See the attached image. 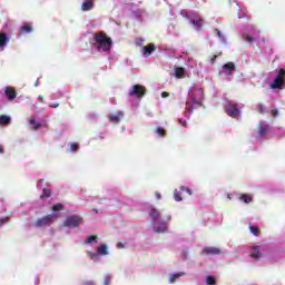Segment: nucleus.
<instances>
[{
  "label": "nucleus",
  "instance_id": "nucleus-1",
  "mask_svg": "<svg viewBox=\"0 0 285 285\" xmlns=\"http://www.w3.org/2000/svg\"><path fill=\"white\" fill-rule=\"evenodd\" d=\"M149 216L151 217L155 226V233H166L168 230V224L170 223L171 216L165 215L161 217V212L157 208H151Z\"/></svg>",
  "mask_w": 285,
  "mask_h": 285
},
{
  "label": "nucleus",
  "instance_id": "nucleus-2",
  "mask_svg": "<svg viewBox=\"0 0 285 285\" xmlns=\"http://www.w3.org/2000/svg\"><path fill=\"white\" fill-rule=\"evenodd\" d=\"M94 48L102 50V52H109L112 48V39L106 33H95L94 36Z\"/></svg>",
  "mask_w": 285,
  "mask_h": 285
},
{
  "label": "nucleus",
  "instance_id": "nucleus-3",
  "mask_svg": "<svg viewBox=\"0 0 285 285\" xmlns=\"http://www.w3.org/2000/svg\"><path fill=\"white\" fill-rule=\"evenodd\" d=\"M57 218V214H49L42 218H37L33 222V226L36 228H43L46 226H50L51 224L55 223V219Z\"/></svg>",
  "mask_w": 285,
  "mask_h": 285
},
{
  "label": "nucleus",
  "instance_id": "nucleus-4",
  "mask_svg": "<svg viewBox=\"0 0 285 285\" xmlns=\"http://www.w3.org/2000/svg\"><path fill=\"white\" fill-rule=\"evenodd\" d=\"M81 224H83V218L79 215H72L65 220L63 226L66 228H79Z\"/></svg>",
  "mask_w": 285,
  "mask_h": 285
},
{
  "label": "nucleus",
  "instance_id": "nucleus-5",
  "mask_svg": "<svg viewBox=\"0 0 285 285\" xmlns=\"http://www.w3.org/2000/svg\"><path fill=\"white\" fill-rule=\"evenodd\" d=\"M284 81H285V70L279 69L276 78L269 85V88H272V90H277V89L282 90V88L284 87Z\"/></svg>",
  "mask_w": 285,
  "mask_h": 285
},
{
  "label": "nucleus",
  "instance_id": "nucleus-6",
  "mask_svg": "<svg viewBox=\"0 0 285 285\" xmlns=\"http://www.w3.org/2000/svg\"><path fill=\"white\" fill-rule=\"evenodd\" d=\"M129 97H136L137 99H144L146 97V87L144 85H134L128 91Z\"/></svg>",
  "mask_w": 285,
  "mask_h": 285
},
{
  "label": "nucleus",
  "instance_id": "nucleus-7",
  "mask_svg": "<svg viewBox=\"0 0 285 285\" xmlns=\"http://www.w3.org/2000/svg\"><path fill=\"white\" fill-rule=\"evenodd\" d=\"M225 112L228 115V117H232L233 119H238L239 117V105L237 104H228L225 107Z\"/></svg>",
  "mask_w": 285,
  "mask_h": 285
},
{
  "label": "nucleus",
  "instance_id": "nucleus-8",
  "mask_svg": "<svg viewBox=\"0 0 285 285\" xmlns=\"http://www.w3.org/2000/svg\"><path fill=\"white\" fill-rule=\"evenodd\" d=\"M4 95L9 99V101H14V99H17V91L12 87H7L4 90Z\"/></svg>",
  "mask_w": 285,
  "mask_h": 285
},
{
  "label": "nucleus",
  "instance_id": "nucleus-9",
  "mask_svg": "<svg viewBox=\"0 0 285 285\" xmlns=\"http://www.w3.org/2000/svg\"><path fill=\"white\" fill-rule=\"evenodd\" d=\"M203 253L205 255H220L222 254V249H219V247H205L203 249Z\"/></svg>",
  "mask_w": 285,
  "mask_h": 285
},
{
  "label": "nucleus",
  "instance_id": "nucleus-10",
  "mask_svg": "<svg viewBox=\"0 0 285 285\" xmlns=\"http://www.w3.org/2000/svg\"><path fill=\"white\" fill-rule=\"evenodd\" d=\"M268 130H271V126L266 124H259L258 125V137H266Z\"/></svg>",
  "mask_w": 285,
  "mask_h": 285
},
{
  "label": "nucleus",
  "instance_id": "nucleus-11",
  "mask_svg": "<svg viewBox=\"0 0 285 285\" xmlns=\"http://www.w3.org/2000/svg\"><path fill=\"white\" fill-rule=\"evenodd\" d=\"M95 8V2L92 0H85L81 6V10L83 12H88L89 10H92Z\"/></svg>",
  "mask_w": 285,
  "mask_h": 285
},
{
  "label": "nucleus",
  "instance_id": "nucleus-12",
  "mask_svg": "<svg viewBox=\"0 0 285 285\" xmlns=\"http://www.w3.org/2000/svg\"><path fill=\"white\" fill-rule=\"evenodd\" d=\"M121 117H124V112L118 111L117 114L109 116V121L111 124H119L121 121Z\"/></svg>",
  "mask_w": 285,
  "mask_h": 285
},
{
  "label": "nucleus",
  "instance_id": "nucleus-13",
  "mask_svg": "<svg viewBox=\"0 0 285 285\" xmlns=\"http://www.w3.org/2000/svg\"><path fill=\"white\" fill-rule=\"evenodd\" d=\"M223 70H225V75L230 76L235 70V62H227L223 66Z\"/></svg>",
  "mask_w": 285,
  "mask_h": 285
},
{
  "label": "nucleus",
  "instance_id": "nucleus-14",
  "mask_svg": "<svg viewBox=\"0 0 285 285\" xmlns=\"http://www.w3.org/2000/svg\"><path fill=\"white\" fill-rule=\"evenodd\" d=\"M184 77H186V69L184 67H176L175 68V78L184 79Z\"/></svg>",
  "mask_w": 285,
  "mask_h": 285
},
{
  "label": "nucleus",
  "instance_id": "nucleus-15",
  "mask_svg": "<svg viewBox=\"0 0 285 285\" xmlns=\"http://www.w3.org/2000/svg\"><path fill=\"white\" fill-rule=\"evenodd\" d=\"M250 257H253V259H259V257H263L262 252H259V245H255L253 247V252L250 254Z\"/></svg>",
  "mask_w": 285,
  "mask_h": 285
},
{
  "label": "nucleus",
  "instance_id": "nucleus-16",
  "mask_svg": "<svg viewBox=\"0 0 285 285\" xmlns=\"http://www.w3.org/2000/svg\"><path fill=\"white\" fill-rule=\"evenodd\" d=\"M248 229L252 233V235H255V237H259L262 235V229L257 226L249 225Z\"/></svg>",
  "mask_w": 285,
  "mask_h": 285
},
{
  "label": "nucleus",
  "instance_id": "nucleus-17",
  "mask_svg": "<svg viewBox=\"0 0 285 285\" xmlns=\"http://www.w3.org/2000/svg\"><path fill=\"white\" fill-rule=\"evenodd\" d=\"M239 200L244 202V204H250V202H253V195H250V194H242L239 196Z\"/></svg>",
  "mask_w": 285,
  "mask_h": 285
},
{
  "label": "nucleus",
  "instance_id": "nucleus-18",
  "mask_svg": "<svg viewBox=\"0 0 285 285\" xmlns=\"http://www.w3.org/2000/svg\"><path fill=\"white\" fill-rule=\"evenodd\" d=\"M30 32H32V26L30 24H24L21 27L20 29V37L23 36V35H30Z\"/></svg>",
  "mask_w": 285,
  "mask_h": 285
},
{
  "label": "nucleus",
  "instance_id": "nucleus-19",
  "mask_svg": "<svg viewBox=\"0 0 285 285\" xmlns=\"http://www.w3.org/2000/svg\"><path fill=\"white\" fill-rule=\"evenodd\" d=\"M154 50H156L155 43H149L142 49V55H150Z\"/></svg>",
  "mask_w": 285,
  "mask_h": 285
},
{
  "label": "nucleus",
  "instance_id": "nucleus-20",
  "mask_svg": "<svg viewBox=\"0 0 285 285\" xmlns=\"http://www.w3.org/2000/svg\"><path fill=\"white\" fill-rule=\"evenodd\" d=\"M179 277H184V273L179 272L176 274H171L169 277V284H175V282H177V279H179Z\"/></svg>",
  "mask_w": 285,
  "mask_h": 285
},
{
  "label": "nucleus",
  "instance_id": "nucleus-21",
  "mask_svg": "<svg viewBox=\"0 0 285 285\" xmlns=\"http://www.w3.org/2000/svg\"><path fill=\"white\" fill-rule=\"evenodd\" d=\"M10 121H11L10 116H6V115L0 116V126H8Z\"/></svg>",
  "mask_w": 285,
  "mask_h": 285
},
{
  "label": "nucleus",
  "instance_id": "nucleus-22",
  "mask_svg": "<svg viewBox=\"0 0 285 285\" xmlns=\"http://www.w3.org/2000/svg\"><path fill=\"white\" fill-rule=\"evenodd\" d=\"M49 197H52V191L48 188H43L40 199H48Z\"/></svg>",
  "mask_w": 285,
  "mask_h": 285
},
{
  "label": "nucleus",
  "instance_id": "nucleus-23",
  "mask_svg": "<svg viewBox=\"0 0 285 285\" xmlns=\"http://www.w3.org/2000/svg\"><path fill=\"white\" fill-rule=\"evenodd\" d=\"M98 255H108V246L106 245H100L97 248Z\"/></svg>",
  "mask_w": 285,
  "mask_h": 285
},
{
  "label": "nucleus",
  "instance_id": "nucleus-24",
  "mask_svg": "<svg viewBox=\"0 0 285 285\" xmlns=\"http://www.w3.org/2000/svg\"><path fill=\"white\" fill-rule=\"evenodd\" d=\"M8 43V35L6 33H0V48H3Z\"/></svg>",
  "mask_w": 285,
  "mask_h": 285
},
{
  "label": "nucleus",
  "instance_id": "nucleus-25",
  "mask_svg": "<svg viewBox=\"0 0 285 285\" xmlns=\"http://www.w3.org/2000/svg\"><path fill=\"white\" fill-rule=\"evenodd\" d=\"M30 126H32L33 130H39L41 128V124L37 122V120H35V118L29 120Z\"/></svg>",
  "mask_w": 285,
  "mask_h": 285
},
{
  "label": "nucleus",
  "instance_id": "nucleus-26",
  "mask_svg": "<svg viewBox=\"0 0 285 285\" xmlns=\"http://www.w3.org/2000/svg\"><path fill=\"white\" fill-rule=\"evenodd\" d=\"M194 109H195V105H193L190 101H187V104H186V112H188V115H191Z\"/></svg>",
  "mask_w": 285,
  "mask_h": 285
},
{
  "label": "nucleus",
  "instance_id": "nucleus-27",
  "mask_svg": "<svg viewBox=\"0 0 285 285\" xmlns=\"http://www.w3.org/2000/svg\"><path fill=\"white\" fill-rule=\"evenodd\" d=\"M194 26H197V28H202V23H204V19L203 18H197L191 20Z\"/></svg>",
  "mask_w": 285,
  "mask_h": 285
},
{
  "label": "nucleus",
  "instance_id": "nucleus-28",
  "mask_svg": "<svg viewBox=\"0 0 285 285\" xmlns=\"http://www.w3.org/2000/svg\"><path fill=\"white\" fill-rule=\"evenodd\" d=\"M52 210H53V213H59V210H63V204L58 203V204L53 205Z\"/></svg>",
  "mask_w": 285,
  "mask_h": 285
},
{
  "label": "nucleus",
  "instance_id": "nucleus-29",
  "mask_svg": "<svg viewBox=\"0 0 285 285\" xmlns=\"http://www.w3.org/2000/svg\"><path fill=\"white\" fill-rule=\"evenodd\" d=\"M174 198L176 202H181V193H179V190L175 189L174 191Z\"/></svg>",
  "mask_w": 285,
  "mask_h": 285
},
{
  "label": "nucleus",
  "instance_id": "nucleus-30",
  "mask_svg": "<svg viewBox=\"0 0 285 285\" xmlns=\"http://www.w3.org/2000/svg\"><path fill=\"white\" fill-rule=\"evenodd\" d=\"M156 132H157V135H159V137H166V130L161 127H158L156 129Z\"/></svg>",
  "mask_w": 285,
  "mask_h": 285
},
{
  "label": "nucleus",
  "instance_id": "nucleus-31",
  "mask_svg": "<svg viewBox=\"0 0 285 285\" xmlns=\"http://www.w3.org/2000/svg\"><path fill=\"white\" fill-rule=\"evenodd\" d=\"M206 282H207L208 285H215V284H217V281H216L215 277H213V276H207Z\"/></svg>",
  "mask_w": 285,
  "mask_h": 285
},
{
  "label": "nucleus",
  "instance_id": "nucleus-32",
  "mask_svg": "<svg viewBox=\"0 0 285 285\" xmlns=\"http://www.w3.org/2000/svg\"><path fill=\"white\" fill-rule=\"evenodd\" d=\"M92 242H97V236H95V235L89 236L86 239L85 244H92Z\"/></svg>",
  "mask_w": 285,
  "mask_h": 285
},
{
  "label": "nucleus",
  "instance_id": "nucleus-33",
  "mask_svg": "<svg viewBox=\"0 0 285 285\" xmlns=\"http://www.w3.org/2000/svg\"><path fill=\"white\" fill-rule=\"evenodd\" d=\"M181 193H187V195H193V190L186 186L180 187Z\"/></svg>",
  "mask_w": 285,
  "mask_h": 285
},
{
  "label": "nucleus",
  "instance_id": "nucleus-34",
  "mask_svg": "<svg viewBox=\"0 0 285 285\" xmlns=\"http://www.w3.org/2000/svg\"><path fill=\"white\" fill-rule=\"evenodd\" d=\"M258 112L261 115H264V112H266V107L264 106V104H259L258 105Z\"/></svg>",
  "mask_w": 285,
  "mask_h": 285
},
{
  "label": "nucleus",
  "instance_id": "nucleus-35",
  "mask_svg": "<svg viewBox=\"0 0 285 285\" xmlns=\"http://www.w3.org/2000/svg\"><path fill=\"white\" fill-rule=\"evenodd\" d=\"M87 255H88V257H90V259H95V258H97L98 257V253H94V252H87Z\"/></svg>",
  "mask_w": 285,
  "mask_h": 285
},
{
  "label": "nucleus",
  "instance_id": "nucleus-36",
  "mask_svg": "<svg viewBox=\"0 0 285 285\" xmlns=\"http://www.w3.org/2000/svg\"><path fill=\"white\" fill-rule=\"evenodd\" d=\"M71 150H72L73 153H77V150H79V145H78L77 142H72V144H71Z\"/></svg>",
  "mask_w": 285,
  "mask_h": 285
},
{
  "label": "nucleus",
  "instance_id": "nucleus-37",
  "mask_svg": "<svg viewBox=\"0 0 285 285\" xmlns=\"http://www.w3.org/2000/svg\"><path fill=\"white\" fill-rule=\"evenodd\" d=\"M7 222H10V217L0 218V226H3Z\"/></svg>",
  "mask_w": 285,
  "mask_h": 285
},
{
  "label": "nucleus",
  "instance_id": "nucleus-38",
  "mask_svg": "<svg viewBox=\"0 0 285 285\" xmlns=\"http://www.w3.org/2000/svg\"><path fill=\"white\" fill-rule=\"evenodd\" d=\"M246 41H248V43H254L255 42V38L247 36L246 37Z\"/></svg>",
  "mask_w": 285,
  "mask_h": 285
},
{
  "label": "nucleus",
  "instance_id": "nucleus-39",
  "mask_svg": "<svg viewBox=\"0 0 285 285\" xmlns=\"http://www.w3.org/2000/svg\"><path fill=\"white\" fill-rule=\"evenodd\" d=\"M271 115L273 117H277V115H279V111L277 109H273V110H271Z\"/></svg>",
  "mask_w": 285,
  "mask_h": 285
},
{
  "label": "nucleus",
  "instance_id": "nucleus-40",
  "mask_svg": "<svg viewBox=\"0 0 285 285\" xmlns=\"http://www.w3.org/2000/svg\"><path fill=\"white\" fill-rule=\"evenodd\" d=\"M161 97L163 99H166V97H170V94L168 91H163Z\"/></svg>",
  "mask_w": 285,
  "mask_h": 285
},
{
  "label": "nucleus",
  "instance_id": "nucleus-41",
  "mask_svg": "<svg viewBox=\"0 0 285 285\" xmlns=\"http://www.w3.org/2000/svg\"><path fill=\"white\" fill-rule=\"evenodd\" d=\"M194 106H202V100H197V98L194 97Z\"/></svg>",
  "mask_w": 285,
  "mask_h": 285
},
{
  "label": "nucleus",
  "instance_id": "nucleus-42",
  "mask_svg": "<svg viewBox=\"0 0 285 285\" xmlns=\"http://www.w3.org/2000/svg\"><path fill=\"white\" fill-rule=\"evenodd\" d=\"M105 285H109L110 284V276H106L105 281H104Z\"/></svg>",
  "mask_w": 285,
  "mask_h": 285
},
{
  "label": "nucleus",
  "instance_id": "nucleus-43",
  "mask_svg": "<svg viewBox=\"0 0 285 285\" xmlns=\"http://www.w3.org/2000/svg\"><path fill=\"white\" fill-rule=\"evenodd\" d=\"M178 121H179V124H181V125L184 126V128H186V126H188V125L186 124V120H184V119H181V118H179Z\"/></svg>",
  "mask_w": 285,
  "mask_h": 285
},
{
  "label": "nucleus",
  "instance_id": "nucleus-44",
  "mask_svg": "<svg viewBox=\"0 0 285 285\" xmlns=\"http://www.w3.org/2000/svg\"><path fill=\"white\" fill-rule=\"evenodd\" d=\"M83 285H95V282H92V281H87V282L83 283Z\"/></svg>",
  "mask_w": 285,
  "mask_h": 285
},
{
  "label": "nucleus",
  "instance_id": "nucleus-45",
  "mask_svg": "<svg viewBox=\"0 0 285 285\" xmlns=\"http://www.w3.org/2000/svg\"><path fill=\"white\" fill-rule=\"evenodd\" d=\"M215 61H217V56H213L212 59H210L212 63H215Z\"/></svg>",
  "mask_w": 285,
  "mask_h": 285
},
{
  "label": "nucleus",
  "instance_id": "nucleus-46",
  "mask_svg": "<svg viewBox=\"0 0 285 285\" xmlns=\"http://www.w3.org/2000/svg\"><path fill=\"white\" fill-rule=\"evenodd\" d=\"M125 246L124 243H118L117 248H125Z\"/></svg>",
  "mask_w": 285,
  "mask_h": 285
},
{
  "label": "nucleus",
  "instance_id": "nucleus-47",
  "mask_svg": "<svg viewBox=\"0 0 285 285\" xmlns=\"http://www.w3.org/2000/svg\"><path fill=\"white\" fill-rule=\"evenodd\" d=\"M196 92H197V95H199L200 97H204V91H203V90H197Z\"/></svg>",
  "mask_w": 285,
  "mask_h": 285
},
{
  "label": "nucleus",
  "instance_id": "nucleus-48",
  "mask_svg": "<svg viewBox=\"0 0 285 285\" xmlns=\"http://www.w3.org/2000/svg\"><path fill=\"white\" fill-rule=\"evenodd\" d=\"M156 199H161V194L160 193H156Z\"/></svg>",
  "mask_w": 285,
  "mask_h": 285
},
{
  "label": "nucleus",
  "instance_id": "nucleus-49",
  "mask_svg": "<svg viewBox=\"0 0 285 285\" xmlns=\"http://www.w3.org/2000/svg\"><path fill=\"white\" fill-rule=\"evenodd\" d=\"M38 99H39V102H40V104H43L45 100H43V97H42V96H39Z\"/></svg>",
  "mask_w": 285,
  "mask_h": 285
},
{
  "label": "nucleus",
  "instance_id": "nucleus-50",
  "mask_svg": "<svg viewBox=\"0 0 285 285\" xmlns=\"http://www.w3.org/2000/svg\"><path fill=\"white\" fill-rule=\"evenodd\" d=\"M59 106V104H53V105H50V108H57Z\"/></svg>",
  "mask_w": 285,
  "mask_h": 285
},
{
  "label": "nucleus",
  "instance_id": "nucleus-51",
  "mask_svg": "<svg viewBox=\"0 0 285 285\" xmlns=\"http://www.w3.org/2000/svg\"><path fill=\"white\" fill-rule=\"evenodd\" d=\"M217 35H218L219 39H222V31L217 30Z\"/></svg>",
  "mask_w": 285,
  "mask_h": 285
},
{
  "label": "nucleus",
  "instance_id": "nucleus-52",
  "mask_svg": "<svg viewBox=\"0 0 285 285\" xmlns=\"http://www.w3.org/2000/svg\"><path fill=\"white\" fill-rule=\"evenodd\" d=\"M0 155H3V147L0 145Z\"/></svg>",
  "mask_w": 285,
  "mask_h": 285
},
{
  "label": "nucleus",
  "instance_id": "nucleus-53",
  "mask_svg": "<svg viewBox=\"0 0 285 285\" xmlns=\"http://www.w3.org/2000/svg\"><path fill=\"white\" fill-rule=\"evenodd\" d=\"M43 181H45L43 179H39L38 184H43Z\"/></svg>",
  "mask_w": 285,
  "mask_h": 285
}]
</instances>
